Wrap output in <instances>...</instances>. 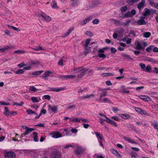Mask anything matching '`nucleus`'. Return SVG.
I'll return each instance as SVG.
<instances>
[{"instance_id":"nucleus-44","label":"nucleus","mask_w":158,"mask_h":158,"mask_svg":"<svg viewBox=\"0 0 158 158\" xmlns=\"http://www.w3.org/2000/svg\"><path fill=\"white\" fill-rule=\"evenodd\" d=\"M131 22V21L130 19H127L126 20V22H123V25L124 26L128 25L129 24V23Z\"/></svg>"},{"instance_id":"nucleus-21","label":"nucleus","mask_w":158,"mask_h":158,"mask_svg":"<svg viewBox=\"0 0 158 158\" xmlns=\"http://www.w3.org/2000/svg\"><path fill=\"white\" fill-rule=\"evenodd\" d=\"M122 56L124 57L126 60H132L133 58H131L130 55H127L125 53H123L122 54Z\"/></svg>"},{"instance_id":"nucleus-20","label":"nucleus","mask_w":158,"mask_h":158,"mask_svg":"<svg viewBox=\"0 0 158 158\" xmlns=\"http://www.w3.org/2000/svg\"><path fill=\"white\" fill-rule=\"evenodd\" d=\"M144 71L147 73H151L152 72V68L150 65H148L146 67Z\"/></svg>"},{"instance_id":"nucleus-42","label":"nucleus","mask_w":158,"mask_h":158,"mask_svg":"<svg viewBox=\"0 0 158 158\" xmlns=\"http://www.w3.org/2000/svg\"><path fill=\"white\" fill-rule=\"evenodd\" d=\"M144 3L143 2H141L138 5V8L139 10H141V8L143 7V6Z\"/></svg>"},{"instance_id":"nucleus-6","label":"nucleus","mask_w":158,"mask_h":158,"mask_svg":"<svg viewBox=\"0 0 158 158\" xmlns=\"http://www.w3.org/2000/svg\"><path fill=\"white\" fill-rule=\"evenodd\" d=\"M52 73V72L46 70L45 71L44 75L42 76V78L45 80H47L48 77L49 76L50 74Z\"/></svg>"},{"instance_id":"nucleus-49","label":"nucleus","mask_w":158,"mask_h":158,"mask_svg":"<svg viewBox=\"0 0 158 158\" xmlns=\"http://www.w3.org/2000/svg\"><path fill=\"white\" fill-rule=\"evenodd\" d=\"M85 34L89 36L90 37L94 35V34L92 32L89 31H86Z\"/></svg>"},{"instance_id":"nucleus-10","label":"nucleus","mask_w":158,"mask_h":158,"mask_svg":"<svg viewBox=\"0 0 158 158\" xmlns=\"http://www.w3.org/2000/svg\"><path fill=\"white\" fill-rule=\"evenodd\" d=\"M135 49L138 50H140L141 49L143 50L144 49V48L142 46V44H141L139 42L137 43L136 46L135 48Z\"/></svg>"},{"instance_id":"nucleus-58","label":"nucleus","mask_w":158,"mask_h":158,"mask_svg":"<svg viewBox=\"0 0 158 158\" xmlns=\"http://www.w3.org/2000/svg\"><path fill=\"white\" fill-rule=\"evenodd\" d=\"M58 64L59 65L63 66L64 65L63 63V60L62 59H60L58 62Z\"/></svg>"},{"instance_id":"nucleus-34","label":"nucleus","mask_w":158,"mask_h":158,"mask_svg":"<svg viewBox=\"0 0 158 158\" xmlns=\"http://www.w3.org/2000/svg\"><path fill=\"white\" fill-rule=\"evenodd\" d=\"M121 117L124 119H127L130 118L129 115H126L125 114H122L121 115Z\"/></svg>"},{"instance_id":"nucleus-61","label":"nucleus","mask_w":158,"mask_h":158,"mask_svg":"<svg viewBox=\"0 0 158 158\" xmlns=\"http://www.w3.org/2000/svg\"><path fill=\"white\" fill-rule=\"evenodd\" d=\"M152 72L158 74V68L155 67H154Z\"/></svg>"},{"instance_id":"nucleus-5","label":"nucleus","mask_w":158,"mask_h":158,"mask_svg":"<svg viewBox=\"0 0 158 158\" xmlns=\"http://www.w3.org/2000/svg\"><path fill=\"white\" fill-rule=\"evenodd\" d=\"M51 157L53 158H61V156L59 152L54 151L52 152Z\"/></svg>"},{"instance_id":"nucleus-30","label":"nucleus","mask_w":158,"mask_h":158,"mask_svg":"<svg viewBox=\"0 0 158 158\" xmlns=\"http://www.w3.org/2000/svg\"><path fill=\"white\" fill-rule=\"evenodd\" d=\"M120 92L121 93L127 94H129L130 92L129 90H127L125 88H123L120 89Z\"/></svg>"},{"instance_id":"nucleus-14","label":"nucleus","mask_w":158,"mask_h":158,"mask_svg":"<svg viewBox=\"0 0 158 158\" xmlns=\"http://www.w3.org/2000/svg\"><path fill=\"white\" fill-rule=\"evenodd\" d=\"M144 12L143 13V15L144 16H147L150 15L151 11L150 10L146 8L144 9Z\"/></svg>"},{"instance_id":"nucleus-64","label":"nucleus","mask_w":158,"mask_h":158,"mask_svg":"<svg viewBox=\"0 0 158 158\" xmlns=\"http://www.w3.org/2000/svg\"><path fill=\"white\" fill-rule=\"evenodd\" d=\"M153 108H154L155 110L158 111V104L155 103L153 104Z\"/></svg>"},{"instance_id":"nucleus-47","label":"nucleus","mask_w":158,"mask_h":158,"mask_svg":"<svg viewBox=\"0 0 158 158\" xmlns=\"http://www.w3.org/2000/svg\"><path fill=\"white\" fill-rule=\"evenodd\" d=\"M139 66L142 69V70L144 71L146 67L145 65L143 63H140L139 64Z\"/></svg>"},{"instance_id":"nucleus-8","label":"nucleus","mask_w":158,"mask_h":158,"mask_svg":"<svg viewBox=\"0 0 158 158\" xmlns=\"http://www.w3.org/2000/svg\"><path fill=\"white\" fill-rule=\"evenodd\" d=\"M48 107L50 109L52 112L54 113H56L57 112V110L58 109V106H51L50 105H48Z\"/></svg>"},{"instance_id":"nucleus-33","label":"nucleus","mask_w":158,"mask_h":158,"mask_svg":"<svg viewBox=\"0 0 158 158\" xmlns=\"http://www.w3.org/2000/svg\"><path fill=\"white\" fill-rule=\"evenodd\" d=\"M114 75V74L112 73H104L102 74L103 77H106L108 76H110Z\"/></svg>"},{"instance_id":"nucleus-60","label":"nucleus","mask_w":158,"mask_h":158,"mask_svg":"<svg viewBox=\"0 0 158 158\" xmlns=\"http://www.w3.org/2000/svg\"><path fill=\"white\" fill-rule=\"evenodd\" d=\"M9 116H12L15 115V114H17V112L15 111H11L9 112Z\"/></svg>"},{"instance_id":"nucleus-55","label":"nucleus","mask_w":158,"mask_h":158,"mask_svg":"<svg viewBox=\"0 0 158 158\" xmlns=\"http://www.w3.org/2000/svg\"><path fill=\"white\" fill-rule=\"evenodd\" d=\"M32 66L31 65V64H30L28 66L24 67L23 68V69L25 70H29L31 69Z\"/></svg>"},{"instance_id":"nucleus-52","label":"nucleus","mask_w":158,"mask_h":158,"mask_svg":"<svg viewBox=\"0 0 158 158\" xmlns=\"http://www.w3.org/2000/svg\"><path fill=\"white\" fill-rule=\"evenodd\" d=\"M29 89L32 91L35 92L36 91L37 89L33 86H31Z\"/></svg>"},{"instance_id":"nucleus-27","label":"nucleus","mask_w":158,"mask_h":158,"mask_svg":"<svg viewBox=\"0 0 158 158\" xmlns=\"http://www.w3.org/2000/svg\"><path fill=\"white\" fill-rule=\"evenodd\" d=\"M98 139V140L100 139L101 140L103 139V138L102 135H101L99 134L97 132L94 131Z\"/></svg>"},{"instance_id":"nucleus-43","label":"nucleus","mask_w":158,"mask_h":158,"mask_svg":"<svg viewBox=\"0 0 158 158\" xmlns=\"http://www.w3.org/2000/svg\"><path fill=\"white\" fill-rule=\"evenodd\" d=\"M131 155L132 158H136L137 154L135 152L131 151Z\"/></svg>"},{"instance_id":"nucleus-1","label":"nucleus","mask_w":158,"mask_h":158,"mask_svg":"<svg viewBox=\"0 0 158 158\" xmlns=\"http://www.w3.org/2000/svg\"><path fill=\"white\" fill-rule=\"evenodd\" d=\"M5 156L6 158H15V154L13 152H7L5 153Z\"/></svg>"},{"instance_id":"nucleus-9","label":"nucleus","mask_w":158,"mask_h":158,"mask_svg":"<svg viewBox=\"0 0 158 158\" xmlns=\"http://www.w3.org/2000/svg\"><path fill=\"white\" fill-rule=\"evenodd\" d=\"M76 107V105L75 104H73L72 103H70L68 104V106L66 107V108L68 109H70V110H74Z\"/></svg>"},{"instance_id":"nucleus-26","label":"nucleus","mask_w":158,"mask_h":158,"mask_svg":"<svg viewBox=\"0 0 158 158\" xmlns=\"http://www.w3.org/2000/svg\"><path fill=\"white\" fill-rule=\"evenodd\" d=\"M33 135H34L33 136L34 140L35 142H37L38 141V136H37V132H33Z\"/></svg>"},{"instance_id":"nucleus-54","label":"nucleus","mask_w":158,"mask_h":158,"mask_svg":"<svg viewBox=\"0 0 158 158\" xmlns=\"http://www.w3.org/2000/svg\"><path fill=\"white\" fill-rule=\"evenodd\" d=\"M51 97L49 95H44L43 97V99H46L49 100L50 99Z\"/></svg>"},{"instance_id":"nucleus-11","label":"nucleus","mask_w":158,"mask_h":158,"mask_svg":"<svg viewBox=\"0 0 158 158\" xmlns=\"http://www.w3.org/2000/svg\"><path fill=\"white\" fill-rule=\"evenodd\" d=\"M139 97L144 101L148 102L150 99L149 97L145 95H140Z\"/></svg>"},{"instance_id":"nucleus-51","label":"nucleus","mask_w":158,"mask_h":158,"mask_svg":"<svg viewBox=\"0 0 158 158\" xmlns=\"http://www.w3.org/2000/svg\"><path fill=\"white\" fill-rule=\"evenodd\" d=\"M90 47H88V46H87V47L85 46V52L87 53H89L90 51Z\"/></svg>"},{"instance_id":"nucleus-13","label":"nucleus","mask_w":158,"mask_h":158,"mask_svg":"<svg viewBox=\"0 0 158 158\" xmlns=\"http://www.w3.org/2000/svg\"><path fill=\"white\" fill-rule=\"evenodd\" d=\"M106 121L107 123L111 124L112 125H114L115 127H117V125L116 123L113 120L108 118V119H106Z\"/></svg>"},{"instance_id":"nucleus-17","label":"nucleus","mask_w":158,"mask_h":158,"mask_svg":"<svg viewBox=\"0 0 158 158\" xmlns=\"http://www.w3.org/2000/svg\"><path fill=\"white\" fill-rule=\"evenodd\" d=\"M137 23L139 25H145L147 23L145 20H142L140 19L137 21Z\"/></svg>"},{"instance_id":"nucleus-53","label":"nucleus","mask_w":158,"mask_h":158,"mask_svg":"<svg viewBox=\"0 0 158 158\" xmlns=\"http://www.w3.org/2000/svg\"><path fill=\"white\" fill-rule=\"evenodd\" d=\"M44 19V20H45L48 22L50 21L51 20V18L50 17L46 15Z\"/></svg>"},{"instance_id":"nucleus-50","label":"nucleus","mask_w":158,"mask_h":158,"mask_svg":"<svg viewBox=\"0 0 158 158\" xmlns=\"http://www.w3.org/2000/svg\"><path fill=\"white\" fill-rule=\"evenodd\" d=\"M124 16L125 17L127 18L129 17H131L132 16L130 12L128 11L124 14Z\"/></svg>"},{"instance_id":"nucleus-4","label":"nucleus","mask_w":158,"mask_h":158,"mask_svg":"<svg viewBox=\"0 0 158 158\" xmlns=\"http://www.w3.org/2000/svg\"><path fill=\"white\" fill-rule=\"evenodd\" d=\"M92 19V16H90L89 17L85 19L83 21L80 22V24L81 26H84Z\"/></svg>"},{"instance_id":"nucleus-31","label":"nucleus","mask_w":158,"mask_h":158,"mask_svg":"<svg viewBox=\"0 0 158 158\" xmlns=\"http://www.w3.org/2000/svg\"><path fill=\"white\" fill-rule=\"evenodd\" d=\"M152 124L155 128L156 129H158V123L157 122L154 121L152 122Z\"/></svg>"},{"instance_id":"nucleus-19","label":"nucleus","mask_w":158,"mask_h":158,"mask_svg":"<svg viewBox=\"0 0 158 158\" xmlns=\"http://www.w3.org/2000/svg\"><path fill=\"white\" fill-rule=\"evenodd\" d=\"M94 97L95 95L94 94H90L89 95H88L86 96H82L81 97V98L82 99H85L87 98H91L92 97Z\"/></svg>"},{"instance_id":"nucleus-29","label":"nucleus","mask_w":158,"mask_h":158,"mask_svg":"<svg viewBox=\"0 0 158 158\" xmlns=\"http://www.w3.org/2000/svg\"><path fill=\"white\" fill-rule=\"evenodd\" d=\"M80 121V119H79L76 117H75L72 119L71 118V120L69 121V122L70 123L73 122H79Z\"/></svg>"},{"instance_id":"nucleus-57","label":"nucleus","mask_w":158,"mask_h":158,"mask_svg":"<svg viewBox=\"0 0 158 158\" xmlns=\"http://www.w3.org/2000/svg\"><path fill=\"white\" fill-rule=\"evenodd\" d=\"M110 69L109 68H106L104 67H98V70H101L106 69V70H107L109 69Z\"/></svg>"},{"instance_id":"nucleus-22","label":"nucleus","mask_w":158,"mask_h":158,"mask_svg":"<svg viewBox=\"0 0 158 158\" xmlns=\"http://www.w3.org/2000/svg\"><path fill=\"white\" fill-rule=\"evenodd\" d=\"M63 89H64L62 88H52L50 89V91L56 92H58L60 91L63 90Z\"/></svg>"},{"instance_id":"nucleus-3","label":"nucleus","mask_w":158,"mask_h":158,"mask_svg":"<svg viewBox=\"0 0 158 158\" xmlns=\"http://www.w3.org/2000/svg\"><path fill=\"white\" fill-rule=\"evenodd\" d=\"M85 150L82 147H78L77 149L74 151V153L78 156L83 153Z\"/></svg>"},{"instance_id":"nucleus-56","label":"nucleus","mask_w":158,"mask_h":158,"mask_svg":"<svg viewBox=\"0 0 158 158\" xmlns=\"http://www.w3.org/2000/svg\"><path fill=\"white\" fill-rule=\"evenodd\" d=\"M53 4L52 6V7L53 8H58V7L57 5V3L55 2V1H53Z\"/></svg>"},{"instance_id":"nucleus-37","label":"nucleus","mask_w":158,"mask_h":158,"mask_svg":"<svg viewBox=\"0 0 158 158\" xmlns=\"http://www.w3.org/2000/svg\"><path fill=\"white\" fill-rule=\"evenodd\" d=\"M27 112L28 114H37L36 112H35V111H33L32 110L30 109L27 110Z\"/></svg>"},{"instance_id":"nucleus-12","label":"nucleus","mask_w":158,"mask_h":158,"mask_svg":"<svg viewBox=\"0 0 158 158\" xmlns=\"http://www.w3.org/2000/svg\"><path fill=\"white\" fill-rule=\"evenodd\" d=\"M110 150L111 153L114 155L118 156L119 157H121V155L119 153L117 150L114 149H111Z\"/></svg>"},{"instance_id":"nucleus-7","label":"nucleus","mask_w":158,"mask_h":158,"mask_svg":"<svg viewBox=\"0 0 158 158\" xmlns=\"http://www.w3.org/2000/svg\"><path fill=\"white\" fill-rule=\"evenodd\" d=\"M111 20L113 21L114 23L117 26H121L123 25V22L120 20H115L113 19H111Z\"/></svg>"},{"instance_id":"nucleus-41","label":"nucleus","mask_w":158,"mask_h":158,"mask_svg":"<svg viewBox=\"0 0 158 158\" xmlns=\"http://www.w3.org/2000/svg\"><path fill=\"white\" fill-rule=\"evenodd\" d=\"M40 62L39 61L37 60H35L33 61H32L31 62V64L32 66V65H37L38 64H40Z\"/></svg>"},{"instance_id":"nucleus-39","label":"nucleus","mask_w":158,"mask_h":158,"mask_svg":"<svg viewBox=\"0 0 158 158\" xmlns=\"http://www.w3.org/2000/svg\"><path fill=\"white\" fill-rule=\"evenodd\" d=\"M14 53L17 54H24L25 53V51L23 50H18L15 51Z\"/></svg>"},{"instance_id":"nucleus-40","label":"nucleus","mask_w":158,"mask_h":158,"mask_svg":"<svg viewBox=\"0 0 158 158\" xmlns=\"http://www.w3.org/2000/svg\"><path fill=\"white\" fill-rule=\"evenodd\" d=\"M31 100L33 103L37 102H39V100L37 97H32L31 98Z\"/></svg>"},{"instance_id":"nucleus-2","label":"nucleus","mask_w":158,"mask_h":158,"mask_svg":"<svg viewBox=\"0 0 158 158\" xmlns=\"http://www.w3.org/2000/svg\"><path fill=\"white\" fill-rule=\"evenodd\" d=\"M50 135L54 138H58L62 136V135L58 132L54 131L50 133Z\"/></svg>"},{"instance_id":"nucleus-24","label":"nucleus","mask_w":158,"mask_h":158,"mask_svg":"<svg viewBox=\"0 0 158 158\" xmlns=\"http://www.w3.org/2000/svg\"><path fill=\"white\" fill-rule=\"evenodd\" d=\"M9 110L8 109V107H6L4 108V111L3 113L6 116H8L9 115V112H10Z\"/></svg>"},{"instance_id":"nucleus-15","label":"nucleus","mask_w":158,"mask_h":158,"mask_svg":"<svg viewBox=\"0 0 158 158\" xmlns=\"http://www.w3.org/2000/svg\"><path fill=\"white\" fill-rule=\"evenodd\" d=\"M63 133L64 135H71V131L70 129L66 128L64 130Z\"/></svg>"},{"instance_id":"nucleus-16","label":"nucleus","mask_w":158,"mask_h":158,"mask_svg":"<svg viewBox=\"0 0 158 158\" xmlns=\"http://www.w3.org/2000/svg\"><path fill=\"white\" fill-rule=\"evenodd\" d=\"M123 138L125 140L128 142L130 143H136L135 142V140L133 139H131L127 137L124 136L123 137Z\"/></svg>"},{"instance_id":"nucleus-46","label":"nucleus","mask_w":158,"mask_h":158,"mask_svg":"<svg viewBox=\"0 0 158 158\" xmlns=\"http://www.w3.org/2000/svg\"><path fill=\"white\" fill-rule=\"evenodd\" d=\"M98 56L99 58L104 59L106 57V56L103 53H99L98 54Z\"/></svg>"},{"instance_id":"nucleus-38","label":"nucleus","mask_w":158,"mask_h":158,"mask_svg":"<svg viewBox=\"0 0 158 158\" xmlns=\"http://www.w3.org/2000/svg\"><path fill=\"white\" fill-rule=\"evenodd\" d=\"M107 93V92H103V93H101L99 101L102 100V97L106 96Z\"/></svg>"},{"instance_id":"nucleus-32","label":"nucleus","mask_w":158,"mask_h":158,"mask_svg":"<svg viewBox=\"0 0 158 158\" xmlns=\"http://www.w3.org/2000/svg\"><path fill=\"white\" fill-rule=\"evenodd\" d=\"M31 48L36 51H38L40 50H44V49L40 45H39L38 47H35L34 48Z\"/></svg>"},{"instance_id":"nucleus-18","label":"nucleus","mask_w":158,"mask_h":158,"mask_svg":"<svg viewBox=\"0 0 158 158\" xmlns=\"http://www.w3.org/2000/svg\"><path fill=\"white\" fill-rule=\"evenodd\" d=\"M139 0H127V2L130 6L134 4L139 1Z\"/></svg>"},{"instance_id":"nucleus-23","label":"nucleus","mask_w":158,"mask_h":158,"mask_svg":"<svg viewBox=\"0 0 158 158\" xmlns=\"http://www.w3.org/2000/svg\"><path fill=\"white\" fill-rule=\"evenodd\" d=\"M88 69H85V68H83V67H81V69L79 70L80 74H84V76L85 74V72L88 70Z\"/></svg>"},{"instance_id":"nucleus-62","label":"nucleus","mask_w":158,"mask_h":158,"mask_svg":"<svg viewBox=\"0 0 158 158\" xmlns=\"http://www.w3.org/2000/svg\"><path fill=\"white\" fill-rule=\"evenodd\" d=\"M81 67H79L78 68H73V71L75 72H76V73H79V70L81 69Z\"/></svg>"},{"instance_id":"nucleus-45","label":"nucleus","mask_w":158,"mask_h":158,"mask_svg":"<svg viewBox=\"0 0 158 158\" xmlns=\"http://www.w3.org/2000/svg\"><path fill=\"white\" fill-rule=\"evenodd\" d=\"M151 34L150 32H146L144 33L143 36L145 38H148L150 36Z\"/></svg>"},{"instance_id":"nucleus-36","label":"nucleus","mask_w":158,"mask_h":158,"mask_svg":"<svg viewBox=\"0 0 158 158\" xmlns=\"http://www.w3.org/2000/svg\"><path fill=\"white\" fill-rule=\"evenodd\" d=\"M100 102H111L110 100L108 98H106L104 99H102L101 101H99Z\"/></svg>"},{"instance_id":"nucleus-28","label":"nucleus","mask_w":158,"mask_h":158,"mask_svg":"<svg viewBox=\"0 0 158 158\" xmlns=\"http://www.w3.org/2000/svg\"><path fill=\"white\" fill-rule=\"evenodd\" d=\"M154 47V46L151 45L150 46L147 47L146 49V51L147 52H151L153 51V48Z\"/></svg>"},{"instance_id":"nucleus-48","label":"nucleus","mask_w":158,"mask_h":158,"mask_svg":"<svg viewBox=\"0 0 158 158\" xmlns=\"http://www.w3.org/2000/svg\"><path fill=\"white\" fill-rule=\"evenodd\" d=\"M23 70L22 69H20L15 72V73L17 74H21L23 73Z\"/></svg>"},{"instance_id":"nucleus-59","label":"nucleus","mask_w":158,"mask_h":158,"mask_svg":"<svg viewBox=\"0 0 158 158\" xmlns=\"http://www.w3.org/2000/svg\"><path fill=\"white\" fill-rule=\"evenodd\" d=\"M99 21L97 19H95L92 21V23L94 24H97L99 23Z\"/></svg>"},{"instance_id":"nucleus-25","label":"nucleus","mask_w":158,"mask_h":158,"mask_svg":"<svg viewBox=\"0 0 158 158\" xmlns=\"http://www.w3.org/2000/svg\"><path fill=\"white\" fill-rule=\"evenodd\" d=\"M12 48L9 46H6L1 48V52H3L6 50L11 49Z\"/></svg>"},{"instance_id":"nucleus-35","label":"nucleus","mask_w":158,"mask_h":158,"mask_svg":"<svg viewBox=\"0 0 158 158\" xmlns=\"http://www.w3.org/2000/svg\"><path fill=\"white\" fill-rule=\"evenodd\" d=\"M43 72L42 71H37L34 72H33L32 73V75H35L38 76L40 75Z\"/></svg>"},{"instance_id":"nucleus-63","label":"nucleus","mask_w":158,"mask_h":158,"mask_svg":"<svg viewBox=\"0 0 158 158\" xmlns=\"http://www.w3.org/2000/svg\"><path fill=\"white\" fill-rule=\"evenodd\" d=\"M111 118L117 121H119L120 120L119 118L117 116H113L111 117Z\"/></svg>"}]
</instances>
